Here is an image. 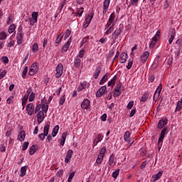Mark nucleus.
Wrapping results in <instances>:
<instances>
[{
	"mask_svg": "<svg viewBox=\"0 0 182 182\" xmlns=\"http://www.w3.org/2000/svg\"><path fill=\"white\" fill-rule=\"evenodd\" d=\"M16 39L17 45H22L23 42H25V37H24L23 31H22L21 28H18L16 33Z\"/></svg>",
	"mask_w": 182,
	"mask_h": 182,
	"instance_id": "f257e3e1",
	"label": "nucleus"
},
{
	"mask_svg": "<svg viewBox=\"0 0 182 182\" xmlns=\"http://www.w3.org/2000/svg\"><path fill=\"white\" fill-rule=\"evenodd\" d=\"M55 77L59 79L63 75V64L58 63L55 69Z\"/></svg>",
	"mask_w": 182,
	"mask_h": 182,
	"instance_id": "f03ea898",
	"label": "nucleus"
},
{
	"mask_svg": "<svg viewBox=\"0 0 182 182\" xmlns=\"http://www.w3.org/2000/svg\"><path fill=\"white\" fill-rule=\"evenodd\" d=\"M38 70H39V67H38V63H34L30 68L28 75L30 76H33V75H36V73H38Z\"/></svg>",
	"mask_w": 182,
	"mask_h": 182,
	"instance_id": "7ed1b4c3",
	"label": "nucleus"
},
{
	"mask_svg": "<svg viewBox=\"0 0 182 182\" xmlns=\"http://www.w3.org/2000/svg\"><path fill=\"white\" fill-rule=\"evenodd\" d=\"M160 39V33H156V35L151 39L149 43V48L153 49L154 46H156V43H157V41Z\"/></svg>",
	"mask_w": 182,
	"mask_h": 182,
	"instance_id": "20e7f679",
	"label": "nucleus"
},
{
	"mask_svg": "<svg viewBox=\"0 0 182 182\" xmlns=\"http://www.w3.org/2000/svg\"><path fill=\"white\" fill-rule=\"evenodd\" d=\"M106 93H107V87L106 85H103L97 91L96 97H102V96Z\"/></svg>",
	"mask_w": 182,
	"mask_h": 182,
	"instance_id": "39448f33",
	"label": "nucleus"
},
{
	"mask_svg": "<svg viewBox=\"0 0 182 182\" xmlns=\"http://www.w3.org/2000/svg\"><path fill=\"white\" fill-rule=\"evenodd\" d=\"M26 112L28 116H32V114H33L35 112V106L33 105V103H29L27 105Z\"/></svg>",
	"mask_w": 182,
	"mask_h": 182,
	"instance_id": "423d86ee",
	"label": "nucleus"
},
{
	"mask_svg": "<svg viewBox=\"0 0 182 182\" xmlns=\"http://www.w3.org/2000/svg\"><path fill=\"white\" fill-rule=\"evenodd\" d=\"M38 13L37 11H33L32 13V17L29 18L30 25L33 26L35 23L38 22Z\"/></svg>",
	"mask_w": 182,
	"mask_h": 182,
	"instance_id": "0eeeda50",
	"label": "nucleus"
},
{
	"mask_svg": "<svg viewBox=\"0 0 182 182\" xmlns=\"http://www.w3.org/2000/svg\"><path fill=\"white\" fill-rule=\"evenodd\" d=\"M167 123H168V119H167V118L160 119L158 122V129H159V130L164 129V127L167 126Z\"/></svg>",
	"mask_w": 182,
	"mask_h": 182,
	"instance_id": "6e6552de",
	"label": "nucleus"
},
{
	"mask_svg": "<svg viewBox=\"0 0 182 182\" xmlns=\"http://www.w3.org/2000/svg\"><path fill=\"white\" fill-rule=\"evenodd\" d=\"M94 16L95 14L93 12H90L88 16L85 18V21L84 22V26H85V28L89 26V24L92 22V19H93Z\"/></svg>",
	"mask_w": 182,
	"mask_h": 182,
	"instance_id": "1a4fd4ad",
	"label": "nucleus"
},
{
	"mask_svg": "<svg viewBox=\"0 0 182 182\" xmlns=\"http://www.w3.org/2000/svg\"><path fill=\"white\" fill-rule=\"evenodd\" d=\"M90 107V101L85 98L81 103V108L82 110H87Z\"/></svg>",
	"mask_w": 182,
	"mask_h": 182,
	"instance_id": "9d476101",
	"label": "nucleus"
},
{
	"mask_svg": "<svg viewBox=\"0 0 182 182\" xmlns=\"http://www.w3.org/2000/svg\"><path fill=\"white\" fill-rule=\"evenodd\" d=\"M161 89H162V85L161 84H159V85L158 86L154 95V102H157V99L160 97V93H161Z\"/></svg>",
	"mask_w": 182,
	"mask_h": 182,
	"instance_id": "9b49d317",
	"label": "nucleus"
},
{
	"mask_svg": "<svg viewBox=\"0 0 182 182\" xmlns=\"http://www.w3.org/2000/svg\"><path fill=\"white\" fill-rule=\"evenodd\" d=\"M168 129L167 128H164L161 130L160 136L158 140L159 144L161 143V141H163V140H164V137H166V134H168Z\"/></svg>",
	"mask_w": 182,
	"mask_h": 182,
	"instance_id": "f8f14e48",
	"label": "nucleus"
},
{
	"mask_svg": "<svg viewBox=\"0 0 182 182\" xmlns=\"http://www.w3.org/2000/svg\"><path fill=\"white\" fill-rule=\"evenodd\" d=\"M103 135L102 134H99L96 136L95 139H94L92 142L93 147L97 146V144L100 143L103 140Z\"/></svg>",
	"mask_w": 182,
	"mask_h": 182,
	"instance_id": "ddd939ff",
	"label": "nucleus"
},
{
	"mask_svg": "<svg viewBox=\"0 0 182 182\" xmlns=\"http://www.w3.org/2000/svg\"><path fill=\"white\" fill-rule=\"evenodd\" d=\"M116 16H114V13L111 14V15L109 17L108 26H114V25H116V20H114Z\"/></svg>",
	"mask_w": 182,
	"mask_h": 182,
	"instance_id": "4468645a",
	"label": "nucleus"
},
{
	"mask_svg": "<svg viewBox=\"0 0 182 182\" xmlns=\"http://www.w3.org/2000/svg\"><path fill=\"white\" fill-rule=\"evenodd\" d=\"M45 120V112L43 111H39L38 113L37 114V121L39 124L42 123Z\"/></svg>",
	"mask_w": 182,
	"mask_h": 182,
	"instance_id": "2eb2a0df",
	"label": "nucleus"
},
{
	"mask_svg": "<svg viewBox=\"0 0 182 182\" xmlns=\"http://www.w3.org/2000/svg\"><path fill=\"white\" fill-rule=\"evenodd\" d=\"M100 72H102V66L97 65L93 73V77L95 79H97V77H99V75H100Z\"/></svg>",
	"mask_w": 182,
	"mask_h": 182,
	"instance_id": "dca6fc26",
	"label": "nucleus"
},
{
	"mask_svg": "<svg viewBox=\"0 0 182 182\" xmlns=\"http://www.w3.org/2000/svg\"><path fill=\"white\" fill-rule=\"evenodd\" d=\"M109 5H110V0H105L103 3V15L106 14L107 9H109Z\"/></svg>",
	"mask_w": 182,
	"mask_h": 182,
	"instance_id": "f3484780",
	"label": "nucleus"
},
{
	"mask_svg": "<svg viewBox=\"0 0 182 182\" xmlns=\"http://www.w3.org/2000/svg\"><path fill=\"white\" fill-rule=\"evenodd\" d=\"M149 56H150V53H149V51H145L141 56V62L142 63H145L147 59H149Z\"/></svg>",
	"mask_w": 182,
	"mask_h": 182,
	"instance_id": "a211bd4d",
	"label": "nucleus"
},
{
	"mask_svg": "<svg viewBox=\"0 0 182 182\" xmlns=\"http://www.w3.org/2000/svg\"><path fill=\"white\" fill-rule=\"evenodd\" d=\"M70 43H72V37H70L67 43L63 46L62 52H68V49H69V46H70Z\"/></svg>",
	"mask_w": 182,
	"mask_h": 182,
	"instance_id": "6ab92c4d",
	"label": "nucleus"
},
{
	"mask_svg": "<svg viewBox=\"0 0 182 182\" xmlns=\"http://www.w3.org/2000/svg\"><path fill=\"white\" fill-rule=\"evenodd\" d=\"M48 109H49V105H48V102H43V101H42L41 111L43 112V113H48Z\"/></svg>",
	"mask_w": 182,
	"mask_h": 182,
	"instance_id": "aec40b11",
	"label": "nucleus"
},
{
	"mask_svg": "<svg viewBox=\"0 0 182 182\" xmlns=\"http://www.w3.org/2000/svg\"><path fill=\"white\" fill-rule=\"evenodd\" d=\"M63 33H61L55 41V46H59L60 45V42H62V39H63Z\"/></svg>",
	"mask_w": 182,
	"mask_h": 182,
	"instance_id": "412c9836",
	"label": "nucleus"
},
{
	"mask_svg": "<svg viewBox=\"0 0 182 182\" xmlns=\"http://www.w3.org/2000/svg\"><path fill=\"white\" fill-rule=\"evenodd\" d=\"M106 28V32H105V35H109V33H112V32H113V31H114V26H109V23H107V25L105 26Z\"/></svg>",
	"mask_w": 182,
	"mask_h": 182,
	"instance_id": "4be33fe9",
	"label": "nucleus"
},
{
	"mask_svg": "<svg viewBox=\"0 0 182 182\" xmlns=\"http://www.w3.org/2000/svg\"><path fill=\"white\" fill-rule=\"evenodd\" d=\"M161 176H163V171H159L156 174L152 176L153 181L160 180Z\"/></svg>",
	"mask_w": 182,
	"mask_h": 182,
	"instance_id": "5701e85b",
	"label": "nucleus"
},
{
	"mask_svg": "<svg viewBox=\"0 0 182 182\" xmlns=\"http://www.w3.org/2000/svg\"><path fill=\"white\" fill-rule=\"evenodd\" d=\"M87 87V82L83 81L80 83V85L78 86L77 92H82V90L86 89Z\"/></svg>",
	"mask_w": 182,
	"mask_h": 182,
	"instance_id": "b1692460",
	"label": "nucleus"
},
{
	"mask_svg": "<svg viewBox=\"0 0 182 182\" xmlns=\"http://www.w3.org/2000/svg\"><path fill=\"white\" fill-rule=\"evenodd\" d=\"M175 38H176V29L172 28L171 37L168 39L169 45H171V43H173V41H174Z\"/></svg>",
	"mask_w": 182,
	"mask_h": 182,
	"instance_id": "393cba45",
	"label": "nucleus"
},
{
	"mask_svg": "<svg viewBox=\"0 0 182 182\" xmlns=\"http://www.w3.org/2000/svg\"><path fill=\"white\" fill-rule=\"evenodd\" d=\"M124 141H128L129 144H133V141L130 143V132L127 131L124 134Z\"/></svg>",
	"mask_w": 182,
	"mask_h": 182,
	"instance_id": "a878e982",
	"label": "nucleus"
},
{
	"mask_svg": "<svg viewBox=\"0 0 182 182\" xmlns=\"http://www.w3.org/2000/svg\"><path fill=\"white\" fill-rule=\"evenodd\" d=\"M26 136L25 131H20L18 135V140H19V141H23Z\"/></svg>",
	"mask_w": 182,
	"mask_h": 182,
	"instance_id": "bb28decb",
	"label": "nucleus"
},
{
	"mask_svg": "<svg viewBox=\"0 0 182 182\" xmlns=\"http://www.w3.org/2000/svg\"><path fill=\"white\" fill-rule=\"evenodd\" d=\"M116 165V161L114 160V156L110 155L109 159V167H114Z\"/></svg>",
	"mask_w": 182,
	"mask_h": 182,
	"instance_id": "cd10ccee",
	"label": "nucleus"
},
{
	"mask_svg": "<svg viewBox=\"0 0 182 182\" xmlns=\"http://www.w3.org/2000/svg\"><path fill=\"white\" fill-rule=\"evenodd\" d=\"M82 63V60H80V58H79L78 56H76L74 58V66L75 68H79V66H80V64Z\"/></svg>",
	"mask_w": 182,
	"mask_h": 182,
	"instance_id": "c85d7f7f",
	"label": "nucleus"
},
{
	"mask_svg": "<svg viewBox=\"0 0 182 182\" xmlns=\"http://www.w3.org/2000/svg\"><path fill=\"white\" fill-rule=\"evenodd\" d=\"M66 136H68V132L63 133L60 140V144L61 146H65V141H66Z\"/></svg>",
	"mask_w": 182,
	"mask_h": 182,
	"instance_id": "c756f323",
	"label": "nucleus"
},
{
	"mask_svg": "<svg viewBox=\"0 0 182 182\" xmlns=\"http://www.w3.org/2000/svg\"><path fill=\"white\" fill-rule=\"evenodd\" d=\"M126 60H127V53H122L121 54L119 62L120 63H126Z\"/></svg>",
	"mask_w": 182,
	"mask_h": 182,
	"instance_id": "7c9ffc66",
	"label": "nucleus"
},
{
	"mask_svg": "<svg viewBox=\"0 0 182 182\" xmlns=\"http://www.w3.org/2000/svg\"><path fill=\"white\" fill-rule=\"evenodd\" d=\"M120 33H122V28H116L112 33V36H114V39H116V37L119 36Z\"/></svg>",
	"mask_w": 182,
	"mask_h": 182,
	"instance_id": "2f4dec72",
	"label": "nucleus"
},
{
	"mask_svg": "<svg viewBox=\"0 0 182 182\" xmlns=\"http://www.w3.org/2000/svg\"><path fill=\"white\" fill-rule=\"evenodd\" d=\"M28 98H29V97H28V95H25L23 96V97L22 98L21 105H22V106H23V109H25V105H26Z\"/></svg>",
	"mask_w": 182,
	"mask_h": 182,
	"instance_id": "473e14b6",
	"label": "nucleus"
},
{
	"mask_svg": "<svg viewBox=\"0 0 182 182\" xmlns=\"http://www.w3.org/2000/svg\"><path fill=\"white\" fill-rule=\"evenodd\" d=\"M117 79V77L114 75L112 79L110 80V81L108 82L107 85L108 86H114V83H116V80Z\"/></svg>",
	"mask_w": 182,
	"mask_h": 182,
	"instance_id": "72a5a7b5",
	"label": "nucleus"
},
{
	"mask_svg": "<svg viewBox=\"0 0 182 182\" xmlns=\"http://www.w3.org/2000/svg\"><path fill=\"white\" fill-rule=\"evenodd\" d=\"M107 80H109V77L107 74H105L100 81V85H105Z\"/></svg>",
	"mask_w": 182,
	"mask_h": 182,
	"instance_id": "f704fd0d",
	"label": "nucleus"
},
{
	"mask_svg": "<svg viewBox=\"0 0 182 182\" xmlns=\"http://www.w3.org/2000/svg\"><path fill=\"white\" fill-rule=\"evenodd\" d=\"M59 132V125H56L52 132V136L53 137H56V135L58 134V132Z\"/></svg>",
	"mask_w": 182,
	"mask_h": 182,
	"instance_id": "c9c22d12",
	"label": "nucleus"
},
{
	"mask_svg": "<svg viewBox=\"0 0 182 182\" xmlns=\"http://www.w3.org/2000/svg\"><path fill=\"white\" fill-rule=\"evenodd\" d=\"M26 176V168L22 166L20 170V177H25Z\"/></svg>",
	"mask_w": 182,
	"mask_h": 182,
	"instance_id": "e433bc0d",
	"label": "nucleus"
},
{
	"mask_svg": "<svg viewBox=\"0 0 182 182\" xmlns=\"http://www.w3.org/2000/svg\"><path fill=\"white\" fill-rule=\"evenodd\" d=\"M15 29H16V26L15 24L10 25L8 29L9 33H14V32H15Z\"/></svg>",
	"mask_w": 182,
	"mask_h": 182,
	"instance_id": "4c0bfd02",
	"label": "nucleus"
},
{
	"mask_svg": "<svg viewBox=\"0 0 182 182\" xmlns=\"http://www.w3.org/2000/svg\"><path fill=\"white\" fill-rule=\"evenodd\" d=\"M84 9L83 7L77 8V16H82L83 15Z\"/></svg>",
	"mask_w": 182,
	"mask_h": 182,
	"instance_id": "58836bf2",
	"label": "nucleus"
},
{
	"mask_svg": "<svg viewBox=\"0 0 182 182\" xmlns=\"http://www.w3.org/2000/svg\"><path fill=\"white\" fill-rule=\"evenodd\" d=\"M8 36L6 35V33L5 31H1L0 32V41H5Z\"/></svg>",
	"mask_w": 182,
	"mask_h": 182,
	"instance_id": "ea45409f",
	"label": "nucleus"
},
{
	"mask_svg": "<svg viewBox=\"0 0 182 182\" xmlns=\"http://www.w3.org/2000/svg\"><path fill=\"white\" fill-rule=\"evenodd\" d=\"M139 0H130L129 6H137Z\"/></svg>",
	"mask_w": 182,
	"mask_h": 182,
	"instance_id": "a19ab883",
	"label": "nucleus"
},
{
	"mask_svg": "<svg viewBox=\"0 0 182 182\" xmlns=\"http://www.w3.org/2000/svg\"><path fill=\"white\" fill-rule=\"evenodd\" d=\"M38 49L39 46H38V43H34L32 46V52H33V53H36Z\"/></svg>",
	"mask_w": 182,
	"mask_h": 182,
	"instance_id": "79ce46f5",
	"label": "nucleus"
},
{
	"mask_svg": "<svg viewBox=\"0 0 182 182\" xmlns=\"http://www.w3.org/2000/svg\"><path fill=\"white\" fill-rule=\"evenodd\" d=\"M66 100V96L64 95L60 97L59 100V105L60 106H63V103H65V101Z\"/></svg>",
	"mask_w": 182,
	"mask_h": 182,
	"instance_id": "37998d69",
	"label": "nucleus"
},
{
	"mask_svg": "<svg viewBox=\"0 0 182 182\" xmlns=\"http://www.w3.org/2000/svg\"><path fill=\"white\" fill-rule=\"evenodd\" d=\"M28 66H26L23 70V72L21 74L23 79H25V77H26V74L28 73Z\"/></svg>",
	"mask_w": 182,
	"mask_h": 182,
	"instance_id": "c03bdc74",
	"label": "nucleus"
},
{
	"mask_svg": "<svg viewBox=\"0 0 182 182\" xmlns=\"http://www.w3.org/2000/svg\"><path fill=\"white\" fill-rule=\"evenodd\" d=\"M182 109V103L178 101L175 112H180Z\"/></svg>",
	"mask_w": 182,
	"mask_h": 182,
	"instance_id": "a18cd8bd",
	"label": "nucleus"
},
{
	"mask_svg": "<svg viewBox=\"0 0 182 182\" xmlns=\"http://www.w3.org/2000/svg\"><path fill=\"white\" fill-rule=\"evenodd\" d=\"M49 128H50V126L48 125V124L44 127V129H43V134H44L46 136H48V134H49Z\"/></svg>",
	"mask_w": 182,
	"mask_h": 182,
	"instance_id": "49530a36",
	"label": "nucleus"
},
{
	"mask_svg": "<svg viewBox=\"0 0 182 182\" xmlns=\"http://www.w3.org/2000/svg\"><path fill=\"white\" fill-rule=\"evenodd\" d=\"M35 151H36V149L35 148V145H33L29 149L30 156H33V154H35Z\"/></svg>",
	"mask_w": 182,
	"mask_h": 182,
	"instance_id": "de8ad7c7",
	"label": "nucleus"
},
{
	"mask_svg": "<svg viewBox=\"0 0 182 182\" xmlns=\"http://www.w3.org/2000/svg\"><path fill=\"white\" fill-rule=\"evenodd\" d=\"M105 156H102L101 155H99L97 158V160H96V163L97 164H101L102 162L103 161V158Z\"/></svg>",
	"mask_w": 182,
	"mask_h": 182,
	"instance_id": "09e8293b",
	"label": "nucleus"
},
{
	"mask_svg": "<svg viewBox=\"0 0 182 182\" xmlns=\"http://www.w3.org/2000/svg\"><path fill=\"white\" fill-rule=\"evenodd\" d=\"M105 154H106V147H103L100 149L99 156L105 157Z\"/></svg>",
	"mask_w": 182,
	"mask_h": 182,
	"instance_id": "8fccbe9b",
	"label": "nucleus"
},
{
	"mask_svg": "<svg viewBox=\"0 0 182 182\" xmlns=\"http://www.w3.org/2000/svg\"><path fill=\"white\" fill-rule=\"evenodd\" d=\"M119 173H120V169H117L112 173V177L114 178H117V176H119Z\"/></svg>",
	"mask_w": 182,
	"mask_h": 182,
	"instance_id": "3c124183",
	"label": "nucleus"
},
{
	"mask_svg": "<svg viewBox=\"0 0 182 182\" xmlns=\"http://www.w3.org/2000/svg\"><path fill=\"white\" fill-rule=\"evenodd\" d=\"M35 92H31L28 97L29 102H33V100H35Z\"/></svg>",
	"mask_w": 182,
	"mask_h": 182,
	"instance_id": "603ef678",
	"label": "nucleus"
},
{
	"mask_svg": "<svg viewBox=\"0 0 182 182\" xmlns=\"http://www.w3.org/2000/svg\"><path fill=\"white\" fill-rule=\"evenodd\" d=\"M114 90L122 92V83L119 82L114 87Z\"/></svg>",
	"mask_w": 182,
	"mask_h": 182,
	"instance_id": "864d4df0",
	"label": "nucleus"
},
{
	"mask_svg": "<svg viewBox=\"0 0 182 182\" xmlns=\"http://www.w3.org/2000/svg\"><path fill=\"white\" fill-rule=\"evenodd\" d=\"M147 99H149V94H144L141 97V102H146Z\"/></svg>",
	"mask_w": 182,
	"mask_h": 182,
	"instance_id": "5fc2aeb1",
	"label": "nucleus"
},
{
	"mask_svg": "<svg viewBox=\"0 0 182 182\" xmlns=\"http://www.w3.org/2000/svg\"><path fill=\"white\" fill-rule=\"evenodd\" d=\"M133 106H134V101H130L127 106V108L128 109V110H130L132 109V108L133 107Z\"/></svg>",
	"mask_w": 182,
	"mask_h": 182,
	"instance_id": "6e6d98bb",
	"label": "nucleus"
},
{
	"mask_svg": "<svg viewBox=\"0 0 182 182\" xmlns=\"http://www.w3.org/2000/svg\"><path fill=\"white\" fill-rule=\"evenodd\" d=\"M11 22H14V17L11 15H9L8 16L6 23H7V25H9Z\"/></svg>",
	"mask_w": 182,
	"mask_h": 182,
	"instance_id": "4d7b16f0",
	"label": "nucleus"
},
{
	"mask_svg": "<svg viewBox=\"0 0 182 182\" xmlns=\"http://www.w3.org/2000/svg\"><path fill=\"white\" fill-rule=\"evenodd\" d=\"M72 33V31H70V30L69 29H67L65 31V39H68V38H69V36H70V34Z\"/></svg>",
	"mask_w": 182,
	"mask_h": 182,
	"instance_id": "13d9d810",
	"label": "nucleus"
},
{
	"mask_svg": "<svg viewBox=\"0 0 182 182\" xmlns=\"http://www.w3.org/2000/svg\"><path fill=\"white\" fill-rule=\"evenodd\" d=\"M79 59H80V58H83V56H85V50L82 49L79 51L78 55H77Z\"/></svg>",
	"mask_w": 182,
	"mask_h": 182,
	"instance_id": "bf43d9fd",
	"label": "nucleus"
},
{
	"mask_svg": "<svg viewBox=\"0 0 182 182\" xmlns=\"http://www.w3.org/2000/svg\"><path fill=\"white\" fill-rule=\"evenodd\" d=\"M73 177H75V171L70 173L68 179V182H72V180H73Z\"/></svg>",
	"mask_w": 182,
	"mask_h": 182,
	"instance_id": "052dcab7",
	"label": "nucleus"
},
{
	"mask_svg": "<svg viewBox=\"0 0 182 182\" xmlns=\"http://www.w3.org/2000/svg\"><path fill=\"white\" fill-rule=\"evenodd\" d=\"M132 66H133V60H129L128 64L127 65V69H128V70H129V69H132Z\"/></svg>",
	"mask_w": 182,
	"mask_h": 182,
	"instance_id": "680f3d73",
	"label": "nucleus"
},
{
	"mask_svg": "<svg viewBox=\"0 0 182 182\" xmlns=\"http://www.w3.org/2000/svg\"><path fill=\"white\" fill-rule=\"evenodd\" d=\"M1 62L4 64H6L9 62V58H8L6 56H4L1 58Z\"/></svg>",
	"mask_w": 182,
	"mask_h": 182,
	"instance_id": "e2e57ef3",
	"label": "nucleus"
},
{
	"mask_svg": "<svg viewBox=\"0 0 182 182\" xmlns=\"http://www.w3.org/2000/svg\"><path fill=\"white\" fill-rule=\"evenodd\" d=\"M47 135H45L44 133H41L40 134H38V138L40 139V140H41V141H43V140H45V138L46 137Z\"/></svg>",
	"mask_w": 182,
	"mask_h": 182,
	"instance_id": "0e129e2a",
	"label": "nucleus"
},
{
	"mask_svg": "<svg viewBox=\"0 0 182 182\" xmlns=\"http://www.w3.org/2000/svg\"><path fill=\"white\" fill-rule=\"evenodd\" d=\"M6 75V70H4L3 71H1L0 73V80L1 79H4Z\"/></svg>",
	"mask_w": 182,
	"mask_h": 182,
	"instance_id": "69168bd1",
	"label": "nucleus"
},
{
	"mask_svg": "<svg viewBox=\"0 0 182 182\" xmlns=\"http://www.w3.org/2000/svg\"><path fill=\"white\" fill-rule=\"evenodd\" d=\"M15 46V40H11L8 43V48H12V46Z\"/></svg>",
	"mask_w": 182,
	"mask_h": 182,
	"instance_id": "338daca9",
	"label": "nucleus"
},
{
	"mask_svg": "<svg viewBox=\"0 0 182 182\" xmlns=\"http://www.w3.org/2000/svg\"><path fill=\"white\" fill-rule=\"evenodd\" d=\"M29 146V142H24L23 144L22 150L25 151Z\"/></svg>",
	"mask_w": 182,
	"mask_h": 182,
	"instance_id": "774afa93",
	"label": "nucleus"
}]
</instances>
